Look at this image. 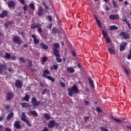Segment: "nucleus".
Masks as SVG:
<instances>
[{
    "label": "nucleus",
    "instance_id": "1",
    "mask_svg": "<svg viewBox=\"0 0 131 131\" xmlns=\"http://www.w3.org/2000/svg\"><path fill=\"white\" fill-rule=\"evenodd\" d=\"M68 92H69V95L70 96V97H73V94L74 93L76 94H78L79 93V90H78V88L76 86V85H74L71 89H68Z\"/></svg>",
    "mask_w": 131,
    "mask_h": 131
},
{
    "label": "nucleus",
    "instance_id": "2",
    "mask_svg": "<svg viewBox=\"0 0 131 131\" xmlns=\"http://www.w3.org/2000/svg\"><path fill=\"white\" fill-rule=\"evenodd\" d=\"M47 74H51V72L49 70H45L43 71L42 76L48 79L49 80H50L52 82H55V78L52 77L51 76H47Z\"/></svg>",
    "mask_w": 131,
    "mask_h": 131
},
{
    "label": "nucleus",
    "instance_id": "3",
    "mask_svg": "<svg viewBox=\"0 0 131 131\" xmlns=\"http://www.w3.org/2000/svg\"><path fill=\"white\" fill-rule=\"evenodd\" d=\"M53 52L54 55H56V56H58V54H57L58 53H60V52L57 50V49H59L60 48V45L57 43H55L53 44Z\"/></svg>",
    "mask_w": 131,
    "mask_h": 131
},
{
    "label": "nucleus",
    "instance_id": "4",
    "mask_svg": "<svg viewBox=\"0 0 131 131\" xmlns=\"http://www.w3.org/2000/svg\"><path fill=\"white\" fill-rule=\"evenodd\" d=\"M12 40L14 43H17L19 45L22 43V39L19 36H14L12 38Z\"/></svg>",
    "mask_w": 131,
    "mask_h": 131
},
{
    "label": "nucleus",
    "instance_id": "5",
    "mask_svg": "<svg viewBox=\"0 0 131 131\" xmlns=\"http://www.w3.org/2000/svg\"><path fill=\"white\" fill-rule=\"evenodd\" d=\"M31 103L34 107H37L40 104V101H37L35 97H33L32 98Z\"/></svg>",
    "mask_w": 131,
    "mask_h": 131
},
{
    "label": "nucleus",
    "instance_id": "6",
    "mask_svg": "<svg viewBox=\"0 0 131 131\" xmlns=\"http://www.w3.org/2000/svg\"><path fill=\"white\" fill-rule=\"evenodd\" d=\"M120 35L122 36L123 39H127V38H129V35L125 32H121L120 33Z\"/></svg>",
    "mask_w": 131,
    "mask_h": 131
},
{
    "label": "nucleus",
    "instance_id": "7",
    "mask_svg": "<svg viewBox=\"0 0 131 131\" xmlns=\"http://www.w3.org/2000/svg\"><path fill=\"white\" fill-rule=\"evenodd\" d=\"M39 27H41L40 24L34 23L31 25V29H35V28H38Z\"/></svg>",
    "mask_w": 131,
    "mask_h": 131
},
{
    "label": "nucleus",
    "instance_id": "8",
    "mask_svg": "<svg viewBox=\"0 0 131 131\" xmlns=\"http://www.w3.org/2000/svg\"><path fill=\"white\" fill-rule=\"evenodd\" d=\"M109 18L111 20H118L119 19V16L117 14H112L109 16Z\"/></svg>",
    "mask_w": 131,
    "mask_h": 131
},
{
    "label": "nucleus",
    "instance_id": "9",
    "mask_svg": "<svg viewBox=\"0 0 131 131\" xmlns=\"http://www.w3.org/2000/svg\"><path fill=\"white\" fill-rule=\"evenodd\" d=\"M14 127L15 128H16L17 129H20V128H21V125L20 124V121H16L14 122Z\"/></svg>",
    "mask_w": 131,
    "mask_h": 131
},
{
    "label": "nucleus",
    "instance_id": "10",
    "mask_svg": "<svg viewBox=\"0 0 131 131\" xmlns=\"http://www.w3.org/2000/svg\"><path fill=\"white\" fill-rule=\"evenodd\" d=\"M8 69V68L7 67V65L6 64H0V74H2L3 73V70H7Z\"/></svg>",
    "mask_w": 131,
    "mask_h": 131
},
{
    "label": "nucleus",
    "instance_id": "11",
    "mask_svg": "<svg viewBox=\"0 0 131 131\" xmlns=\"http://www.w3.org/2000/svg\"><path fill=\"white\" fill-rule=\"evenodd\" d=\"M123 44H121L120 47V51L122 52L125 50V47H126L127 43L126 42H122Z\"/></svg>",
    "mask_w": 131,
    "mask_h": 131
},
{
    "label": "nucleus",
    "instance_id": "12",
    "mask_svg": "<svg viewBox=\"0 0 131 131\" xmlns=\"http://www.w3.org/2000/svg\"><path fill=\"white\" fill-rule=\"evenodd\" d=\"M15 84H16V88H17V89H21V88H22V86H23L22 82H21V81L20 80H17L15 81Z\"/></svg>",
    "mask_w": 131,
    "mask_h": 131
},
{
    "label": "nucleus",
    "instance_id": "13",
    "mask_svg": "<svg viewBox=\"0 0 131 131\" xmlns=\"http://www.w3.org/2000/svg\"><path fill=\"white\" fill-rule=\"evenodd\" d=\"M32 37L33 38V41L35 45H38L39 43V40L36 38V36L35 35L32 34Z\"/></svg>",
    "mask_w": 131,
    "mask_h": 131
},
{
    "label": "nucleus",
    "instance_id": "14",
    "mask_svg": "<svg viewBox=\"0 0 131 131\" xmlns=\"http://www.w3.org/2000/svg\"><path fill=\"white\" fill-rule=\"evenodd\" d=\"M55 124H56V122L54 120L50 121L48 123V127L49 128H53L54 126H55Z\"/></svg>",
    "mask_w": 131,
    "mask_h": 131
},
{
    "label": "nucleus",
    "instance_id": "15",
    "mask_svg": "<svg viewBox=\"0 0 131 131\" xmlns=\"http://www.w3.org/2000/svg\"><path fill=\"white\" fill-rule=\"evenodd\" d=\"M42 14H43V9L42 7L39 6L38 9V16H42Z\"/></svg>",
    "mask_w": 131,
    "mask_h": 131
},
{
    "label": "nucleus",
    "instance_id": "16",
    "mask_svg": "<svg viewBox=\"0 0 131 131\" xmlns=\"http://www.w3.org/2000/svg\"><path fill=\"white\" fill-rule=\"evenodd\" d=\"M56 54L57 55H54L56 56V60L58 63H61L62 62V59L60 58V52H58Z\"/></svg>",
    "mask_w": 131,
    "mask_h": 131
},
{
    "label": "nucleus",
    "instance_id": "17",
    "mask_svg": "<svg viewBox=\"0 0 131 131\" xmlns=\"http://www.w3.org/2000/svg\"><path fill=\"white\" fill-rule=\"evenodd\" d=\"M94 18L99 27V28H102V23L99 19H98V17L96 15H94Z\"/></svg>",
    "mask_w": 131,
    "mask_h": 131
},
{
    "label": "nucleus",
    "instance_id": "18",
    "mask_svg": "<svg viewBox=\"0 0 131 131\" xmlns=\"http://www.w3.org/2000/svg\"><path fill=\"white\" fill-rule=\"evenodd\" d=\"M21 119L22 121H24V122L28 121V119L26 118V115H25V113H22Z\"/></svg>",
    "mask_w": 131,
    "mask_h": 131
},
{
    "label": "nucleus",
    "instance_id": "19",
    "mask_svg": "<svg viewBox=\"0 0 131 131\" xmlns=\"http://www.w3.org/2000/svg\"><path fill=\"white\" fill-rule=\"evenodd\" d=\"M8 15V11L4 10L3 11L2 14H0V17L1 18H5L6 16Z\"/></svg>",
    "mask_w": 131,
    "mask_h": 131
},
{
    "label": "nucleus",
    "instance_id": "20",
    "mask_svg": "<svg viewBox=\"0 0 131 131\" xmlns=\"http://www.w3.org/2000/svg\"><path fill=\"white\" fill-rule=\"evenodd\" d=\"M88 79L92 88H93V89H94L95 84H94V81H93V79H92V78H91V77H89Z\"/></svg>",
    "mask_w": 131,
    "mask_h": 131
},
{
    "label": "nucleus",
    "instance_id": "21",
    "mask_svg": "<svg viewBox=\"0 0 131 131\" xmlns=\"http://www.w3.org/2000/svg\"><path fill=\"white\" fill-rule=\"evenodd\" d=\"M8 5L9 8H13V7H15V2L13 1H10L8 2Z\"/></svg>",
    "mask_w": 131,
    "mask_h": 131
},
{
    "label": "nucleus",
    "instance_id": "22",
    "mask_svg": "<svg viewBox=\"0 0 131 131\" xmlns=\"http://www.w3.org/2000/svg\"><path fill=\"white\" fill-rule=\"evenodd\" d=\"M14 117V113L11 112L10 114H8L7 117L6 118L7 120H10Z\"/></svg>",
    "mask_w": 131,
    "mask_h": 131
},
{
    "label": "nucleus",
    "instance_id": "23",
    "mask_svg": "<svg viewBox=\"0 0 131 131\" xmlns=\"http://www.w3.org/2000/svg\"><path fill=\"white\" fill-rule=\"evenodd\" d=\"M59 66L58 64H54L50 67V70H58Z\"/></svg>",
    "mask_w": 131,
    "mask_h": 131
},
{
    "label": "nucleus",
    "instance_id": "24",
    "mask_svg": "<svg viewBox=\"0 0 131 131\" xmlns=\"http://www.w3.org/2000/svg\"><path fill=\"white\" fill-rule=\"evenodd\" d=\"M118 29V27L117 26L114 25V26H110L109 27V30L111 31L112 30H117Z\"/></svg>",
    "mask_w": 131,
    "mask_h": 131
},
{
    "label": "nucleus",
    "instance_id": "25",
    "mask_svg": "<svg viewBox=\"0 0 131 131\" xmlns=\"http://www.w3.org/2000/svg\"><path fill=\"white\" fill-rule=\"evenodd\" d=\"M20 104L23 108H27V107H30V106H29V103L26 102L20 103Z\"/></svg>",
    "mask_w": 131,
    "mask_h": 131
},
{
    "label": "nucleus",
    "instance_id": "26",
    "mask_svg": "<svg viewBox=\"0 0 131 131\" xmlns=\"http://www.w3.org/2000/svg\"><path fill=\"white\" fill-rule=\"evenodd\" d=\"M68 72L69 73H74V69L72 67H68L67 69Z\"/></svg>",
    "mask_w": 131,
    "mask_h": 131
},
{
    "label": "nucleus",
    "instance_id": "27",
    "mask_svg": "<svg viewBox=\"0 0 131 131\" xmlns=\"http://www.w3.org/2000/svg\"><path fill=\"white\" fill-rule=\"evenodd\" d=\"M40 46L41 47V48H42V49H43L44 50H48V49H49V47H48V46L46 45V44L44 42H41L40 43Z\"/></svg>",
    "mask_w": 131,
    "mask_h": 131
},
{
    "label": "nucleus",
    "instance_id": "28",
    "mask_svg": "<svg viewBox=\"0 0 131 131\" xmlns=\"http://www.w3.org/2000/svg\"><path fill=\"white\" fill-rule=\"evenodd\" d=\"M43 116L47 120H50V119H51V116H50V114H43Z\"/></svg>",
    "mask_w": 131,
    "mask_h": 131
},
{
    "label": "nucleus",
    "instance_id": "29",
    "mask_svg": "<svg viewBox=\"0 0 131 131\" xmlns=\"http://www.w3.org/2000/svg\"><path fill=\"white\" fill-rule=\"evenodd\" d=\"M29 99H30V96H29V95L26 94L25 96L23 98V100L26 102H29Z\"/></svg>",
    "mask_w": 131,
    "mask_h": 131
},
{
    "label": "nucleus",
    "instance_id": "30",
    "mask_svg": "<svg viewBox=\"0 0 131 131\" xmlns=\"http://www.w3.org/2000/svg\"><path fill=\"white\" fill-rule=\"evenodd\" d=\"M4 58H5V59H7V60H10V59H11V54L9 53H6L4 56Z\"/></svg>",
    "mask_w": 131,
    "mask_h": 131
},
{
    "label": "nucleus",
    "instance_id": "31",
    "mask_svg": "<svg viewBox=\"0 0 131 131\" xmlns=\"http://www.w3.org/2000/svg\"><path fill=\"white\" fill-rule=\"evenodd\" d=\"M47 61H48V57L43 56L41 59V64L43 65V64H45Z\"/></svg>",
    "mask_w": 131,
    "mask_h": 131
},
{
    "label": "nucleus",
    "instance_id": "32",
    "mask_svg": "<svg viewBox=\"0 0 131 131\" xmlns=\"http://www.w3.org/2000/svg\"><path fill=\"white\" fill-rule=\"evenodd\" d=\"M30 114H32V115L35 117H37L38 116V114H37V113H36V111H31L30 112Z\"/></svg>",
    "mask_w": 131,
    "mask_h": 131
},
{
    "label": "nucleus",
    "instance_id": "33",
    "mask_svg": "<svg viewBox=\"0 0 131 131\" xmlns=\"http://www.w3.org/2000/svg\"><path fill=\"white\" fill-rule=\"evenodd\" d=\"M13 98V93H9L7 95V99L8 100H11Z\"/></svg>",
    "mask_w": 131,
    "mask_h": 131
},
{
    "label": "nucleus",
    "instance_id": "34",
    "mask_svg": "<svg viewBox=\"0 0 131 131\" xmlns=\"http://www.w3.org/2000/svg\"><path fill=\"white\" fill-rule=\"evenodd\" d=\"M108 51L109 53L112 54V55H115V51H114V50H113V49H112L111 48H108Z\"/></svg>",
    "mask_w": 131,
    "mask_h": 131
},
{
    "label": "nucleus",
    "instance_id": "35",
    "mask_svg": "<svg viewBox=\"0 0 131 131\" xmlns=\"http://www.w3.org/2000/svg\"><path fill=\"white\" fill-rule=\"evenodd\" d=\"M52 32L53 33H58V32H59V30L56 28H53Z\"/></svg>",
    "mask_w": 131,
    "mask_h": 131
},
{
    "label": "nucleus",
    "instance_id": "36",
    "mask_svg": "<svg viewBox=\"0 0 131 131\" xmlns=\"http://www.w3.org/2000/svg\"><path fill=\"white\" fill-rule=\"evenodd\" d=\"M29 7L32 10H34L35 9V6H34V4L33 3H31L29 5Z\"/></svg>",
    "mask_w": 131,
    "mask_h": 131
},
{
    "label": "nucleus",
    "instance_id": "37",
    "mask_svg": "<svg viewBox=\"0 0 131 131\" xmlns=\"http://www.w3.org/2000/svg\"><path fill=\"white\" fill-rule=\"evenodd\" d=\"M102 35L103 37L106 38L107 37V32L102 30Z\"/></svg>",
    "mask_w": 131,
    "mask_h": 131
},
{
    "label": "nucleus",
    "instance_id": "38",
    "mask_svg": "<svg viewBox=\"0 0 131 131\" xmlns=\"http://www.w3.org/2000/svg\"><path fill=\"white\" fill-rule=\"evenodd\" d=\"M112 3H113V6L114 8H117V3H116V2H115V1L114 0H113Z\"/></svg>",
    "mask_w": 131,
    "mask_h": 131
},
{
    "label": "nucleus",
    "instance_id": "39",
    "mask_svg": "<svg viewBox=\"0 0 131 131\" xmlns=\"http://www.w3.org/2000/svg\"><path fill=\"white\" fill-rule=\"evenodd\" d=\"M26 61H28V65L29 67H32V61L29 59H26Z\"/></svg>",
    "mask_w": 131,
    "mask_h": 131
},
{
    "label": "nucleus",
    "instance_id": "40",
    "mask_svg": "<svg viewBox=\"0 0 131 131\" xmlns=\"http://www.w3.org/2000/svg\"><path fill=\"white\" fill-rule=\"evenodd\" d=\"M129 53L127 55V59H128V60H131V49L129 50Z\"/></svg>",
    "mask_w": 131,
    "mask_h": 131
},
{
    "label": "nucleus",
    "instance_id": "41",
    "mask_svg": "<svg viewBox=\"0 0 131 131\" xmlns=\"http://www.w3.org/2000/svg\"><path fill=\"white\" fill-rule=\"evenodd\" d=\"M19 60L20 61V62H22V63H26V60L24 59L23 57H20L19 58Z\"/></svg>",
    "mask_w": 131,
    "mask_h": 131
},
{
    "label": "nucleus",
    "instance_id": "42",
    "mask_svg": "<svg viewBox=\"0 0 131 131\" xmlns=\"http://www.w3.org/2000/svg\"><path fill=\"white\" fill-rule=\"evenodd\" d=\"M114 119L115 120L116 122H118V123H121V122H122V121L120 119L114 118Z\"/></svg>",
    "mask_w": 131,
    "mask_h": 131
},
{
    "label": "nucleus",
    "instance_id": "43",
    "mask_svg": "<svg viewBox=\"0 0 131 131\" xmlns=\"http://www.w3.org/2000/svg\"><path fill=\"white\" fill-rule=\"evenodd\" d=\"M41 27L37 28V31L39 32V34H41V33L42 32V29Z\"/></svg>",
    "mask_w": 131,
    "mask_h": 131
},
{
    "label": "nucleus",
    "instance_id": "44",
    "mask_svg": "<svg viewBox=\"0 0 131 131\" xmlns=\"http://www.w3.org/2000/svg\"><path fill=\"white\" fill-rule=\"evenodd\" d=\"M43 6H44L45 9L47 10V11H48V10H49V7H48V6H47V4H46V3L43 2L42 3Z\"/></svg>",
    "mask_w": 131,
    "mask_h": 131
},
{
    "label": "nucleus",
    "instance_id": "45",
    "mask_svg": "<svg viewBox=\"0 0 131 131\" xmlns=\"http://www.w3.org/2000/svg\"><path fill=\"white\" fill-rule=\"evenodd\" d=\"M100 128L101 131H109V130H108V129L105 128L103 127H100Z\"/></svg>",
    "mask_w": 131,
    "mask_h": 131
},
{
    "label": "nucleus",
    "instance_id": "46",
    "mask_svg": "<svg viewBox=\"0 0 131 131\" xmlns=\"http://www.w3.org/2000/svg\"><path fill=\"white\" fill-rule=\"evenodd\" d=\"M26 123L27 124V125H28V126L31 127V123H30L29 120L27 121L26 122Z\"/></svg>",
    "mask_w": 131,
    "mask_h": 131
},
{
    "label": "nucleus",
    "instance_id": "47",
    "mask_svg": "<svg viewBox=\"0 0 131 131\" xmlns=\"http://www.w3.org/2000/svg\"><path fill=\"white\" fill-rule=\"evenodd\" d=\"M105 38V42L107 43H109L110 42V38L106 37Z\"/></svg>",
    "mask_w": 131,
    "mask_h": 131
},
{
    "label": "nucleus",
    "instance_id": "48",
    "mask_svg": "<svg viewBox=\"0 0 131 131\" xmlns=\"http://www.w3.org/2000/svg\"><path fill=\"white\" fill-rule=\"evenodd\" d=\"M18 2L21 4V5H25V0H18Z\"/></svg>",
    "mask_w": 131,
    "mask_h": 131
},
{
    "label": "nucleus",
    "instance_id": "49",
    "mask_svg": "<svg viewBox=\"0 0 131 131\" xmlns=\"http://www.w3.org/2000/svg\"><path fill=\"white\" fill-rule=\"evenodd\" d=\"M28 8V7L27 6V5H25L23 7L24 9V12H26V11H27V8Z\"/></svg>",
    "mask_w": 131,
    "mask_h": 131
},
{
    "label": "nucleus",
    "instance_id": "50",
    "mask_svg": "<svg viewBox=\"0 0 131 131\" xmlns=\"http://www.w3.org/2000/svg\"><path fill=\"white\" fill-rule=\"evenodd\" d=\"M105 11H106L107 12H108V11H110V8H109V6H105Z\"/></svg>",
    "mask_w": 131,
    "mask_h": 131
},
{
    "label": "nucleus",
    "instance_id": "51",
    "mask_svg": "<svg viewBox=\"0 0 131 131\" xmlns=\"http://www.w3.org/2000/svg\"><path fill=\"white\" fill-rule=\"evenodd\" d=\"M60 85L62 88H65V86H66L65 83H64V82H60Z\"/></svg>",
    "mask_w": 131,
    "mask_h": 131
},
{
    "label": "nucleus",
    "instance_id": "52",
    "mask_svg": "<svg viewBox=\"0 0 131 131\" xmlns=\"http://www.w3.org/2000/svg\"><path fill=\"white\" fill-rule=\"evenodd\" d=\"M96 111H97V112H102V110L100 107H97L96 108Z\"/></svg>",
    "mask_w": 131,
    "mask_h": 131
},
{
    "label": "nucleus",
    "instance_id": "53",
    "mask_svg": "<svg viewBox=\"0 0 131 131\" xmlns=\"http://www.w3.org/2000/svg\"><path fill=\"white\" fill-rule=\"evenodd\" d=\"M46 92H47V89H44L43 91L42 92V95H45Z\"/></svg>",
    "mask_w": 131,
    "mask_h": 131
},
{
    "label": "nucleus",
    "instance_id": "54",
    "mask_svg": "<svg viewBox=\"0 0 131 131\" xmlns=\"http://www.w3.org/2000/svg\"><path fill=\"white\" fill-rule=\"evenodd\" d=\"M7 23L9 25H12V24H13V20L8 21H7Z\"/></svg>",
    "mask_w": 131,
    "mask_h": 131
},
{
    "label": "nucleus",
    "instance_id": "55",
    "mask_svg": "<svg viewBox=\"0 0 131 131\" xmlns=\"http://www.w3.org/2000/svg\"><path fill=\"white\" fill-rule=\"evenodd\" d=\"M72 55H73V56H74V57H75L76 56V53H75V52L73 51H72Z\"/></svg>",
    "mask_w": 131,
    "mask_h": 131
},
{
    "label": "nucleus",
    "instance_id": "56",
    "mask_svg": "<svg viewBox=\"0 0 131 131\" xmlns=\"http://www.w3.org/2000/svg\"><path fill=\"white\" fill-rule=\"evenodd\" d=\"M126 24L128 25L129 29H131L130 24L129 23V22L127 23Z\"/></svg>",
    "mask_w": 131,
    "mask_h": 131
},
{
    "label": "nucleus",
    "instance_id": "57",
    "mask_svg": "<svg viewBox=\"0 0 131 131\" xmlns=\"http://www.w3.org/2000/svg\"><path fill=\"white\" fill-rule=\"evenodd\" d=\"M5 108H6L7 110L10 109V105H5Z\"/></svg>",
    "mask_w": 131,
    "mask_h": 131
},
{
    "label": "nucleus",
    "instance_id": "58",
    "mask_svg": "<svg viewBox=\"0 0 131 131\" xmlns=\"http://www.w3.org/2000/svg\"><path fill=\"white\" fill-rule=\"evenodd\" d=\"M52 24H51L50 25H49L48 26H47V28H48V29H52Z\"/></svg>",
    "mask_w": 131,
    "mask_h": 131
},
{
    "label": "nucleus",
    "instance_id": "59",
    "mask_svg": "<svg viewBox=\"0 0 131 131\" xmlns=\"http://www.w3.org/2000/svg\"><path fill=\"white\" fill-rule=\"evenodd\" d=\"M88 119H90V117H84V121H88Z\"/></svg>",
    "mask_w": 131,
    "mask_h": 131
},
{
    "label": "nucleus",
    "instance_id": "60",
    "mask_svg": "<svg viewBox=\"0 0 131 131\" xmlns=\"http://www.w3.org/2000/svg\"><path fill=\"white\" fill-rule=\"evenodd\" d=\"M123 21H124V22H125V23H128V21H127V19L126 18H123Z\"/></svg>",
    "mask_w": 131,
    "mask_h": 131
},
{
    "label": "nucleus",
    "instance_id": "61",
    "mask_svg": "<svg viewBox=\"0 0 131 131\" xmlns=\"http://www.w3.org/2000/svg\"><path fill=\"white\" fill-rule=\"evenodd\" d=\"M42 131H49V129H48V127H45L42 130Z\"/></svg>",
    "mask_w": 131,
    "mask_h": 131
},
{
    "label": "nucleus",
    "instance_id": "62",
    "mask_svg": "<svg viewBox=\"0 0 131 131\" xmlns=\"http://www.w3.org/2000/svg\"><path fill=\"white\" fill-rule=\"evenodd\" d=\"M124 70L125 73H126V74H128V70H127V69H126V68H124Z\"/></svg>",
    "mask_w": 131,
    "mask_h": 131
},
{
    "label": "nucleus",
    "instance_id": "63",
    "mask_svg": "<svg viewBox=\"0 0 131 131\" xmlns=\"http://www.w3.org/2000/svg\"><path fill=\"white\" fill-rule=\"evenodd\" d=\"M48 19L49 20V21H50V22H52V16H48Z\"/></svg>",
    "mask_w": 131,
    "mask_h": 131
},
{
    "label": "nucleus",
    "instance_id": "64",
    "mask_svg": "<svg viewBox=\"0 0 131 131\" xmlns=\"http://www.w3.org/2000/svg\"><path fill=\"white\" fill-rule=\"evenodd\" d=\"M5 131H12L10 128H6Z\"/></svg>",
    "mask_w": 131,
    "mask_h": 131
}]
</instances>
